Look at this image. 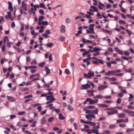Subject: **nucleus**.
Segmentation results:
<instances>
[{"label": "nucleus", "instance_id": "nucleus-61", "mask_svg": "<svg viewBox=\"0 0 134 134\" xmlns=\"http://www.w3.org/2000/svg\"><path fill=\"white\" fill-rule=\"evenodd\" d=\"M126 72H131L132 71V70L131 69H127L125 70Z\"/></svg>", "mask_w": 134, "mask_h": 134}, {"label": "nucleus", "instance_id": "nucleus-56", "mask_svg": "<svg viewBox=\"0 0 134 134\" xmlns=\"http://www.w3.org/2000/svg\"><path fill=\"white\" fill-rule=\"evenodd\" d=\"M85 17H86L87 18H89V19L91 18V17L90 15H89L87 14H86L85 16H83L84 18H85Z\"/></svg>", "mask_w": 134, "mask_h": 134}, {"label": "nucleus", "instance_id": "nucleus-55", "mask_svg": "<svg viewBox=\"0 0 134 134\" xmlns=\"http://www.w3.org/2000/svg\"><path fill=\"white\" fill-rule=\"evenodd\" d=\"M126 125L125 124H120L119 125V126L122 128L125 127H126Z\"/></svg>", "mask_w": 134, "mask_h": 134}, {"label": "nucleus", "instance_id": "nucleus-18", "mask_svg": "<svg viewBox=\"0 0 134 134\" xmlns=\"http://www.w3.org/2000/svg\"><path fill=\"white\" fill-rule=\"evenodd\" d=\"M59 119L60 120H64L65 119V118L64 116H62V114L61 113L59 114Z\"/></svg>", "mask_w": 134, "mask_h": 134}, {"label": "nucleus", "instance_id": "nucleus-50", "mask_svg": "<svg viewBox=\"0 0 134 134\" xmlns=\"http://www.w3.org/2000/svg\"><path fill=\"white\" fill-rule=\"evenodd\" d=\"M65 72L66 74L67 75H68L70 74V72L69 69H66L65 70Z\"/></svg>", "mask_w": 134, "mask_h": 134}, {"label": "nucleus", "instance_id": "nucleus-32", "mask_svg": "<svg viewBox=\"0 0 134 134\" xmlns=\"http://www.w3.org/2000/svg\"><path fill=\"white\" fill-rule=\"evenodd\" d=\"M46 44L48 47H52L54 45L53 43H52L47 44Z\"/></svg>", "mask_w": 134, "mask_h": 134}, {"label": "nucleus", "instance_id": "nucleus-6", "mask_svg": "<svg viewBox=\"0 0 134 134\" xmlns=\"http://www.w3.org/2000/svg\"><path fill=\"white\" fill-rule=\"evenodd\" d=\"M9 6L8 7V9L11 11H13V9L12 8V4L10 2H8Z\"/></svg>", "mask_w": 134, "mask_h": 134}, {"label": "nucleus", "instance_id": "nucleus-27", "mask_svg": "<svg viewBox=\"0 0 134 134\" xmlns=\"http://www.w3.org/2000/svg\"><path fill=\"white\" fill-rule=\"evenodd\" d=\"M119 23L120 24L122 25H125L126 23L125 21L122 20H119Z\"/></svg>", "mask_w": 134, "mask_h": 134}, {"label": "nucleus", "instance_id": "nucleus-15", "mask_svg": "<svg viewBox=\"0 0 134 134\" xmlns=\"http://www.w3.org/2000/svg\"><path fill=\"white\" fill-rule=\"evenodd\" d=\"M88 74L92 77H93L94 75V73L93 71H92L90 70L88 72Z\"/></svg>", "mask_w": 134, "mask_h": 134}, {"label": "nucleus", "instance_id": "nucleus-43", "mask_svg": "<svg viewBox=\"0 0 134 134\" xmlns=\"http://www.w3.org/2000/svg\"><path fill=\"white\" fill-rule=\"evenodd\" d=\"M95 108V107L92 106H88L87 107V108L88 109H93Z\"/></svg>", "mask_w": 134, "mask_h": 134}, {"label": "nucleus", "instance_id": "nucleus-40", "mask_svg": "<svg viewBox=\"0 0 134 134\" xmlns=\"http://www.w3.org/2000/svg\"><path fill=\"white\" fill-rule=\"evenodd\" d=\"M123 111L124 113L130 114L131 111H129L128 109H125L123 110Z\"/></svg>", "mask_w": 134, "mask_h": 134}, {"label": "nucleus", "instance_id": "nucleus-7", "mask_svg": "<svg viewBox=\"0 0 134 134\" xmlns=\"http://www.w3.org/2000/svg\"><path fill=\"white\" fill-rule=\"evenodd\" d=\"M98 102V100L97 99H95L94 100H92L91 98L90 103H89V104H93L95 103H97Z\"/></svg>", "mask_w": 134, "mask_h": 134}, {"label": "nucleus", "instance_id": "nucleus-22", "mask_svg": "<svg viewBox=\"0 0 134 134\" xmlns=\"http://www.w3.org/2000/svg\"><path fill=\"white\" fill-rule=\"evenodd\" d=\"M100 50H101L100 48L96 47H95L93 48V51L94 52H96L97 51H100Z\"/></svg>", "mask_w": 134, "mask_h": 134}, {"label": "nucleus", "instance_id": "nucleus-28", "mask_svg": "<svg viewBox=\"0 0 134 134\" xmlns=\"http://www.w3.org/2000/svg\"><path fill=\"white\" fill-rule=\"evenodd\" d=\"M116 127V125L114 124H113L111 125H110L109 126V128L110 129H114Z\"/></svg>", "mask_w": 134, "mask_h": 134}, {"label": "nucleus", "instance_id": "nucleus-8", "mask_svg": "<svg viewBox=\"0 0 134 134\" xmlns=\"http://www.w3.org/2000/svg\"><path fill=\"white\" fill-rule=\"evenodd\" d=\"M126 114L124 113H119L118 114V116L119 118H123L125 117Z\"/></svg>", "mask_w": 134, "mask_h": 134}, {"label": "nucleus", "instance_id": "nucleus-58", "mask_svg": "<svg viewBox=\"0 0 134 134\" xmlns=\"http://www.w3.org/2000/svg\"><path fill=\"white\" fill-rule=\"evenodd\" d=\"M32 97V95H29L27 96H26L24 97V98L26 99L28 98H30L31 97Z\"/></svg>", "mask_w": 134, "mask_h": 134}, {"label": "nucleus", "instance_id": "nucleus-33", "mask_svg": "<svg viewBox=\"0 0 134 134\" xmlns=\"http://www.w3.org/2000/svg\"><path fill=\"white\" fill-rule=\"evenodd\" d=\"M59 40L62 42L64 41L65 40V38L64 37L61 36L59 38Z\"/></svg>", "mask_w": 134, "mask_h": 134}, {"label": "nucleus", "instance_id": "nucleus-11", "mask_svg": "<svg viewBox=\"0 0 134 134\" xmlns=\"http://www.w3.org/2000/svg\"><path fill=\"white\" fill-rule=\"evenodd\" d=\"M60 31L62 33H64L65 32V26L63 25H62L61 26Z\"/></svg>", "mask_w": 134, "mask_h": 134}, {"label": "nucleus", "instance_id": "nucleus-48", "mask_svg": "<svg viewBox=\"0 0 134 134\" xmlns=\"http://www.w3.org/2000/svg\"><path fill=\"white\" fill-rule=\"evenodd\" d=\"M111 74L110 71H109L105 73V75L106 76H110Z\"/></svg>", "mask_w": 134, "mask_h": 134}, {"label": "nucleus", "instance_id": "nucleus-17", "mask_svg": "<svg viewBox=\"0 0 134 134\" xmlns=\"http://www.w3.org/2000/svg\"><path fill=\"white\" fill-rule=\"evenodd\" d=\"M68 109L71 111H72L74 110V108L70 104H68L67 105Z\"/></svg>", "mask_w": 134, "mask_h": 134}, {"label": "nucleus", "instance_id": "nucleus-14", "mask_svg": "<svg viewBox=\"0 0 134 134\" xmlns=\"http://www.w3.org/2000/svg\"><path fill=\"white\" fill-rule=\"evenodd\" d=\"M7 14L8 16L7 15H6L5 16L6 18L7 19H8V18L10 19L11 15V13L10 12H7Z\"/></svg>", "mask_w": 134, "mask_h": 134}, {"label": "nucleus", "instance_id": "nucleus-60", "mask_svg": "<svg viewBox=\"0 0 134 134\" xmlns=\"http://www.w3.org/2000/svg\"><path fill=\"white\" fill-rule=\"evenodd\" d=\"M50 86L49 85L45 84L43 85V87L44 88H49Z\"/></svg>", "mask_w": 134, "mask_h": 134}, {"label": "nucleus", "instance_id": "nucleus-35", "mask_svg": "<svg viewBox=\"0 0 134 134\" xmlns=\"http://www.w3.org/2000/svg\"><path fill=\"white\" fill-rule=\"evenodd\" d=\"M89 114H88L86 115V118L89 120L91 121L92 120V119L91 118V117L89 115Z\"/></svg>", "mask_w": 134, "mask_h": 134}, {"label": "nucleus", "instance_id": "nucleus-24", "mask_svg": "<svg viewBox=\"0 0 134 134\" xmlns=\"http://www.w3.org/2000/svg\"><path fill=\"white\" fill-rule=\"evenodd\" d=\"M90 8H92L93 9V11L94 12H98V10L97 9V8L95 7H94L93 6H90Z\"/></svg>", "mask_w": 134, "mask_h": 134}, {"label": "nucleus", "instance_id": "nucleus-63", "mask_svg": "<svg viewBox=\"0 0 134 134\" xmlns=\"http://www.w3.org/2000/svg\"><path fill=\"white\" fill-rule=\"evenodd\" d=\"M121 99L120 98H119L117 100L116 103H117L119 104L121 103Z\"/></svg>", "mask_w": 134, "mask_h": 134}, {"label": "nucleus", "instance_id": "nucleus-46", "mask_svg": "<svg viewBox=\"0 0 134 134\" xmlns=\"http://www.w3.org/2000/svg\"><path fill=\"white\" fill-rule=\"evenodd\" d=\"M98 129H93V133L97 134L98 133Z\"/></svg>", "mask_w": 134, "mask_h": 134}, {"label": "nucleus", "instance_id": "nucleus-44", "mask_svg": "<svg viewBox=\"0 0 134 134\" xmlns=\"http://www.w3.org/2000/svg\"><path fill=\"white\" fill-rule=\"evenodd\" d=\"M26 7V5L25 4L24 1H22V7L24 8V7Z\"/></svg>", "mask_w": 134, "mask_h": 134}, {"label": "nucleus", "instance_id": "nucleus-21", "mask_svg": "<svg viewBox=\"0 0 134 134\" xmlns=\"http://www.w3.org/2000/svg\"><path fill=\"white\" fill-rule=\"evenodd\" d=\"M3 41L4 43H5L7 41V42H8V38L7 36H5L4 38L3 39Z\"/></svg>", "mask_w": 134, "mask_h": 134}, {"label": "nucleus", "instance_id": "nucleus-37", "mask_svg": "<svg viewBox=\"0 0 134 134\" xmlns=\"http://www.w3.org/2000/svg\"><path fill=\"white\" fill-rule=\"evenodd\" d=\"M124 121V119H121L117 120L116 121L117 123H120Z\"/></svg>", "mask_w": 134, "mask_h": 134}, {"label": "nucleus", "instance_id": "nucleus-16", "mask_svg": "<svg viewBox=\"0 0 134 134\" xmlns=\"http://www.w3.org/2000/svg\"><path fill=\"white\" fill-rule=\"evenodd\" d=\"M98 109L97 108H96V109L93 110H91V113L94 114H98Z\"/></svg>", "mask_w": 134, "mask_h": 134}, {"label": "nucleus", "instance_id": "nucleus-13", "mask_svg": "<svg viewBox=\"0 0 134 134\" xmlns=\"http://www.w3.org/2000/svg\"><path fill=\"white\" fill-rule=\"evenodd\" d=\"M7 98L8 100L12 102L14 101L15 100V99L12 97L7 96Z\"/></svg>", "mask_w": 134, "mask_h": 134}, {"label": "nucleus", "instance_id": "nucleus-38", "mask_svg": "<svg viewBox=\"0 0 134 134\" xmlns=\"http://www.w3.org/2000/svg\"><path fill=\"white\" fill-rule=\"evenodd\" d=\"M45 64V62H43L39 64V66L41 68H43Z\"/></svg>", "mask_w": 134, "mask_h": 134}, {"label": "nucleus", "instance_id": "nucleus-52", "mask_svg": "<svg viewBox=\"0 0 134 134\" xmlns=\"http://www.w3.org/2000/svg\"><path fill=\"white\" fill-rule=\"evenodd\" d=\"M121 92L122 93H126L127 92V91L125 89H122L121 90Z\"/></svg>", "mask_w": 134, "mask_h": 134}, {"label": "nucleus", "instance_id": "nucleus-30", "mask_svg": "<svg viewBox=\"0 0 134 134\" xmlns=\"http://www.w3.org/2000/svg\"><path fill=\"white\" fill-rule=\"evenodd\" d=\"M82 40L83 43H88L89 40H86L85 38H83L82 39Z\"/></svg>", "mask_w": 134, "mask_h": 134}, {"label": "nucleus", "instance_id": "nucleus-4", "mask_svg": "<svg viewBox=\"0 0 134 134\" xmlns=\"http://www.w3.org/2000/svg\"><path fill=\"white\" fill-rule=\"evenodd\" d=\"M82 87L81 89H87L88 88H89L90 87V86L89 85L87 84H86L82 85Z\"/></svg>", "mask_w": 134, "mask_h": 134}, {"label": "nucleus", "instance_id": "nucleus-12", "mask_svg": "<svg viewBox=\"0 0 134 134\" xmlns=\"http://www.w3.org/2000/svg\"><path fill=\"white\" fill-rule=\"evenodd\" d=\"M37 67L36 66H25V69L26 70H27L29 69H35Z\"/></svg>", "mask_w": 134, "mask_h": 134}, {"label": "nucleus", "instance_id": "nucleus-49", "mask_svg": "<svg viewBox=\"0 0 134 134\" xmlns=\"http://www.w3.org/2000/svg\"><path fill=\"white\" fill-rule=\"evenodd\" d=\"M55 111L57 113L60 112V110L59 109H55L53 110V111Z\"/></svg>", "mask_w": 134, "mask_h": 134}, {"label": "nucleus", "instance_id": "nucleus-42", "mask_svg": "<svg viewBox=\"0 0 134 134\" xmlns=\"http://www.w3.org/2000/svg\"><path fill=\"white\" fill-rule=\"evenodd\" d=\"M101 15L98 12H97V15H96V16L99 17L98 18V19H102V18L101 16Z\"/></svg>", "mask_w": 134, "mask_h": 134}, {"label": "nucleus", "instance_id": "nucleus-2", "mask_svg": "<svg viewBox=\"0 0 134 134\" xmlns=\"http://www.w3.org/2000/svg\"><path fill=\"white\" fill-rule=\"evenodd\" d=\"M46 100L49 101L46 103V104H48L50 103H52L55 100V99L54 97L52 95L46 96Z\"/></svg>", "mask_w": 134, "mask_h": 134}, {"label": "nucleus", "instance_id": "nucleus-59", "mask_svg": "<svg viewBox=\"0 0 134 134\" xmlns=\"http://www.w3.org/2000/svg\"><path fill=\"white\" fill-rule=\"evenodd\" d=\"M40 130L41 131L46 132H47V131L43 128H41L40 129Z\"/></svg>", "mask_w": 134, "mask_h": 134}, {"label": "nucleus", "instance_id": "nucleus-31", "mask_svg": "<svg viewBox=\"0 0 134 134\" xmlns=\"http://www.w3.org/2000/svg\"><path fill=\"white\" fill-rule=\"evenodd\" d=\"M89 29L92 34H94L95 32L94 31L93 27H89Z\"/></svg>", "mask_w": 134, "mask_h": 134}, {"label": "nucleus", "instance_id": "nucleus-62", "mask_svg": "<svg viewBox=\"0 0 134 134\" xmlns=\"http://www.w3.org/2000/svg\"><path fill=\"white\" fill-rule=\"evenodd\" d=\"M37 122V121H34L33 124L31 125V126L33 127H35L36 126V125L35 124Z\"/></svg>", "mask_w": 134, "mask_h": 134}, {"label": "nucleus", "instance_id": "nucleus-47", "mask_svg": "<svg viewBox=\"0 0 134 134\" xmlns=\"http://www.w3.org/2000/svg\"><path fill=\"white\" fill-rule=\"evenodd\" d=\"M106 119V118L105 117H100L99 119L98 120H97L98 121H101L105 120Z\"/></svg>", "mask_w": 134, "mask_h": 134}, {"label": "nucleus", "instance_id": "nucleus-34", "mask_svg": "<svg viewBox=\"0 0 134 134\" xmlns=\"http://www.w3.org/2000/svg\"><path fill=\"white\" fill-rule=\"evenodd\" d=\"M39 12L41 15H44V10L42 9H40Z\"/></svg>", "mask_w": 134, "mask_h": 134}, {"label": "nucleus", "instance_id": "nucleus-29", "mask_svg": "<svg viewBox=\"0 0 134 134\" xmlns=\"http://www.w3.org/2000/svg\"><path fill=\"white\" fill-rule=\"evenodd\" d=\"M54 117H52L49 118L48 121L49 122H52L54 120Z\"/></svg>", "mask_w": 134, "mask_h": 134}, {"label": "nucleus", "instance_id": "nucleus-25", "mask_svg": "<svg viewBox=\"0 0 134 134\" xmlns=\"http://www.w3.org/2000/svg\"><path fill=\"white\" fill-rule=\"evenodd\" d=\"M91 98H87L86 100L83 103V104H85L87 103V102H89V103H90V101H91Z\"/></svg>", "mask_w": 134, "mask_h": 134}, {"label": "nucleus", "instance_id": "nucleus-10", "mask_svg": "<svg viewBox=\"0 0 134 134\" xmlns=\"http://www.w3.org/2000/svg\"><path fill=\"white\" fill-rule=\"evenodd\" d=\"M121 58L123 59L128 60L129 59H132V57L130 56L128 58L125 56H122L121 57Z\"/></svg>", "mask_w": 134, "mask_h": 134}, {"label": "nucleus", "instance_id": "nucleus-39", "mask_svg": "<svg viewBox=\"0 0 134 134\" xmlns=\"http://www.w3.org/2000/svg\"><path fill=\"white\" fill-rule=\"evenodd\" d=\"M93 130L87 129V132L88 134H90L93 133Z\"/></svg>", "mask_w": 134, "mask_h": 134}, {"label": "nucleus", "instance_id": "nucleus-19", "mask_svg": "<svg viewBox=\"0 0 134 134\" xmlns=\"http://www.w3.org/2000/svg\"><path fill=\"white\" fill-rule=\"evenodd\" d=\"M35 76H37L39 77H40V75L38 73L35 75H31L30 76V79H32Z\"/></svg>", "mask_w": 134, "mask_h": 134}, {"label": "nucleus", "instance_id": "nucleus-36", "mask_svg": "<svg viewBox=\"0 0 134 134\" xmlns=\"http://www.w3.org/2000/svg\"><path fill=\"white\" fill-rule=\"evenodd\" d=\"M41 23H42V24L43 25H48V22L47 21H46L45 22L44 21H42L41 22Z\"/></svg>", "mask_w": 134, "mask_h": 134}, {"label": "nucleus", "instance_id": "nucleus-57", "mask_svg": "<svg viewBox=\"0 0 134 134\" xmlns=\"http://www.w3.org/2000/svg\"><path fill=\"white\" fill-rule=\"evenodd\" d=\"M74 126L75 129L76 130H77L78 127L77 126V124L76 123H75L74 124Z\"/></svg>", "mask_w": 134, "mask_h": 134}, {"label": "nucleus", "instance_id": "nucleus-20", "mask_svg": "<svg viewBox=\"0 0 134 134\" xmlns=\"http://www.w3.org/2000/svg\"><path fill=\"white\" fill-rule=\"evenodd\" d=\"M45 69H46V74H49L50 72V70L48 68L47 66L46 67Z\"/></svg>", "mask_w": 134, "mask_h": 134}, {"label": "nucleus", "instance_id": "nucleus-41", "mask_svg": "<svg viewBox=\"0 0 134 134\" xmlns=\"http://www.w3.org/2000/svg\"><path fill=\"white\" fill-rule=\"evenodd\" d=\"M19 36L21 37H23L24 36V32H21L19 34Z\"/></svg>", "mask_w": 134, "mask_h": 134}, {"label": "nucleus", "instance_id": "nucleus-45", "mask_svg": "<svg viewBox=\"0 0 134 134\" xmlns=\"http://www.w3.org/2000/svg\"><path fill=\"white\" fill-rule=\"evenodd\" d=\"M44 17L43 16L40 15L39 16V18L38 19L39 21H41L44 18Z\"/></svg>", "mask_w": 134, "mask_h": 134}, {"label": "nucleus", "instance_id": "nucleus-5", "mask_svg": "<svg viewBox=\"0 0 134 134\" xmlns=\"http://www.w3.org/2000/svg\"><path fill=\"white\" fill-rule=\"evenodd\" d=\"M107 87V85H101L99 86L98 87V90L99 91H101L102 90L104 89Z\"/></svg>", "mask_w": 134, "mask_h": 134}, {"label": "nucleus", "instance_id": "nucleus-1", "mask_svg": "<svg viewBox=\"0 0 134 134\" xmlns=\"http://www.w3.org/2000/svg\"><path fill=\"white\" fill-rule=\"evenodd\" d=\"M92 60L95 59V60L93 61L92 63L95 64H98L99 63L101 64H104V62L103 60L100 59H99L95 57H92Z\"/></svg>", "mask_w": 134, "mask_h": 134}, {"label": "nucleus", "instance_id": "nucleus-51", "mask_svg": "<svg viewBox=\"0 0 134 134\" xmlns=\"http://www.w3.org/2000/svg\"><path fill=\"white\" fill-rule=\"evenodd\" d=\"M66 21L67 24H69L71 22V20L70 19L67 18L66 19Z\"/></svg>", "mask_w": 134, "mask_h": 134}, {"label": "nucleus", "instance_id": "nucleus-9", "mask_svg": "<svg viewBox=\"0 0 134 134\" xmlns=\"http://www.w3.org/2000/svg\"><path fill=\"white\" fill-rule=\"evenodd\" d=\"M98 107L100 108H108V106L106 105L103 104H99L98 105Z\"/></svg>", "mask_w": 134, "mask_h": 134}, {"label": "nucleus", "instance_id": "nucleus-23", "mask_svg": "<svg viewBox=\"0 0 134 134\" xmlns=\"http://www.w3.org/2000/svg\"><path fill=\"white\" fill-rule=\"evenodd\" d=\"M40 7L41 8H44L45 9H46L47 8L45 7V5L44 3H41L40 4Z\"/></svg>", "mask_w": 134, "mask_h": 134}, {"label": "nucleus", "instance_id": "nucleus-26", "mask_svg": "<svg viewBox=\"0 0 134 134\" xmlns=\"http://www.w3.org/2000/svg\"><path fill=\"white\" fill-rule=\"evenodd\" d=\"M108 80L109 81H116L117 80V79L113 77L109 78L108 79Z\"/></svg>", "mask_w": 134, "mask_h": 134}, {"label": "nucleus", "instance_id": "nucleus-53", "mask_svg": "<svg viewBox=\"0 0 134 134\" xmlns=\"http://www.w3.org/2000/svg\"><path fill=\"white\" fill-rule=\"evenodd\" d=\"M25 113V112L24 111H21L19 112L18 114L20 115H24Z\"/></svg>", "mask_w": 134, "mask_h": 134}, {"label": "nucleus", "instance_id": "nucleus-3", "mask_svg": "<svg viewBox=\"0 0 134 134\" xmlns=\"http://www.w3.org/2000/svg\"><path fill=\"white\" fill-rule=\"evenodd\" d=\"M107 113L108 115H110L117 113H118V111L116 110H114L111 111H107Z\"/></svg>", "mask_w": 134, "mask_h": 134}, {"label": "nucleus", "instance_id": "nucleus-64", "mask_svg": "<svg viewBox=\"0 0 134 134\" xmlns=\"http://www.w3.org/2000/svg\"><path fill=\"white\" fill-rule=\"evenodd\" d=\"M124 95V94L122 93H120L118 94V96H119L120 98H121L123 97Z\"/></svg>", "mask_w": 134, "mask_h": 134}, {"label": "nucleus", "instance_id": "nucleus-54", "mask_svg": "<svg viewBox=\"0 0 134 134\" xmlns=\"http://www.w3.org/2000/svg\"><path fill=\"white\" fill-rule=\"evenodd\" d=\"M123 73H118L116 74H115V76H123Z\"/></svg>", "mask_w": 134, "mask_h": 134}]
</instances>
